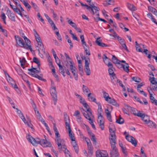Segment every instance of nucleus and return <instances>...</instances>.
<instances>
[{
	"label": "nucleus",
	"instance_id": "36",
	"mask_svg": "<svg viewBox=\"0 0 157 157\" xmlns=\"http://www.w3.org/2000/svg\"><path fill=\"white\" fill-rule=\"evenodd\" d=\"M22 3L25 7L27 9L28 11H29L30 9L31 6L28 3L27 0H26L24 2Z\"/></svg>",
	"mask_w": 157,
	"mask_h": 157
},
{
	"label": "nucleus",
	"instance_id": "25",
	"mask_svg": "<svg viewBox=\"0 0 157 157\" xmlns=\"http://www.w3.org/2000/svg\"><path fill=\"white\" fill-rule=\"evenodd\" d=\"M102 59L103 61L108 66V64L110 63H112L110 62V59L108 58L106 55L105 54H103L102 56Z\"/></svg>",
	"mask_w": 157,
	"mask_h": 157
},
{
	"label": "nucleus",
	"instance_id": "35",
	"mask_svg": "<svg viewBox=\"0 0 157 157\" xmlns=\"http://www.w3.org/2000/svg\"><path fill=\"white\" fill-rule=\"evenodd\" d=\"M48 22L50 24L51 26H52V29L54 30H55V29H57V28L56 27L55 24L54 23L53 21L51 19H50L49 20H48Z\"/></svg>",
	"mask_w": 157,
	"mask_h": 157
},
{
	"label": "nucleus",
	"instance_id": "34",
	"mask_svg": "<svg viewBox=\"0 0 157 157\" xmlns=\"http://www.w3.org/2000/svg\"><path fill=\"white\" fill-rule=\"evenodd\" d=\"M82 46L84 49V53L86 55H87L88 54V50L86 48V47H87L86 44V42H85V41L82 42Z\"/></svg>",
	"mask_w": 157,
	"mask_h": 157
},
{
	"label": "nucleus",
	"instance_id": "15",
	"mask_svg": "<svg viewBox=\"0 0 157 157\" xmlns=\"http://www.w3.org/2000/svg\"><path fill=\"white\" fill-rule=\"evenodd\" d=\"M40 144L44 147H50L52 145L50 142L47 140L45 138L40 139Z\"/></svg>",
	"mask_w": 157,
	"mask_h": 157
},
{
	"label": "nucleus",
	"instance_id": "8",
	"mask_svg": "<svg viewBox=\"0 0 157 157\" xmlns=\"http://www.w3.org/2000/svg\"><path fill=\"white\" fill-rule=\"evenodd\" d=\"M80 57L82 59V60H85V66L84 70L86 73L87 75H88V62L87 60L86 59V58L87 56H86L87 55H86L84 54V56H83V54L82 53H80Z\"/></svg>",
	"mask_w": 157,
	"mask_h": 157
},
{
	"label": "nucleus",
	"instance_id": "64",
	"mask_svg": "<svg viewBox=\"0 0 157 157\" xmlns=\"http://www.w3.org/2000/svg\"><path fill=\"white\" fill-rule=\"evenodd\" d=\"M78 67L79 72L80 74H82V73H83V68L82 64H78Z\"/></svg>",
	"mask_w": 157,
	"mask_h": 157
},
{
	"label": "nucleus",
	"instance_id": "49",
	"mask_svg": "<svg viewBox=\"0 0 157 157\" xmlns=\"http://www.w3.org/2000/svg\"><path fill=\"white\" fill-rule=\"evenodd\" d=\"M64 117L65 123L66 124V122H67L68 123H70V120L69 117L66 114H64Z\"/></svg>",
	"mask_w": 157,
	"mask_h": 157
},
{
	"label": "nucleus",
	"instance_id": "45",
	"mask_svg": "<svg viewBox=\"0 0 157 157\" xmlns=\"http://www.w3.org/2000/svg\"><path fill=\"white\" fill-rule=\"evenodd\" d=\"M112 56V60L114 63L116 64L119 61V60L114 55H113Z\"/></svg>",
	"mask_w": 157,
	"mask_h": 157
},
{
	"label": "nucleus",
	"instance_id": "28",
	"mask_svg": "<svg viewBox=\"0 0 157 157\" xmlns=\"http://www.w3.org/2000/svg\"><path fill=\"white\" fill-rule=\"evenodd\" d=\"M105 113H106V116L107 119L110 122H112V120L110 112L109 111L108 109H105Z\"/></svg>",
	"mask_w": 157,
	"mask_h": 157
},
{
	"label": "nucleus",
	"instance_id": "58",
	"mask_svg": "<svg viewBox=\"0 0 157 157\" xmlns=\"http://www.w3.org/2000/svg\"><path fill=\"white\" fill-rule=\"evenodd\" d=\"M33 77L38 79L40 80H41L43 81H45V80L44 78H42V77L38 75L37 74H35L33 76Z\"/></svg>",
	"mask_w": 157,
	"mask_h": 157
},
{
	"label": "nucleus",
	"instance_id": "43",
	"mask_svg": "<svg viewBox=\"0 0 157 157\" xmlns=\"http://www.w3.org/2000/svg\"><path fill=\"white\" fill-rule=\"evenodd\" d=\"M54 58L55 59L56 62V63H57V64L58 66L59 67L62 68V66L60 64V60L59 59L58 57H57V56H56V58Z\"/></svg>",
	"mask_w": 157,
	"mask_h": 157
},
{
	"label": "nucleus",
	"instance_id": "12",
	"mask_svg": "<svg viewBox=\"0 0 157 157\" xmlns=\"http://www.w3.org/2000/svg\"><path fill=\"white\" fill-rule=\"evenodd\" d=\"M89 101L95 103L97 104L98 108L99 109L100 107L102 108L101 103L100 102H97L96 101V99L95 98L94 95L91 94V93H89Z\"/></svg>",
	"mask_w": 157,
	"mask_h": 157
},
{
	"label": "nucleus",
	"instance_id": "17",
	"mask_svg": "<svg viewBox=\"0 0 157 157\" xmlns=\"http://www.w3.org/2000/svg\"><path fill=\"white\" fill-rule=\"evenodd\" d=\"M144 121L145 122V124H147L149 127L150 128H156V124L149 119H148V120L144 119Z\"/></svg>",
	"mask_w": 157,
	"mask_h": 157
},
{
	"label": "nucleus",
	"instance_id": "4",
	"mask_svg": "<svg viewBox=\"0 0 157 157\" xmlns=\"http://www.w3.org/2000/svg\"><path fill=\"white\" fill-rule=\"evenodd\" d=\"M91 0H89V11L94 14L98 15L99 8L96 6V4L94 2H91Z\"/></svg>",
	"mask_w": 157,
	"mask_h": 157
},
{
	"label": "nucleus",
	"instance_id": "21",
	"mask_svg": "<svg viewBox=\"0 0 157 157\" xmlns=\"http://www.w3.org/2000/svg\"><path fill=\"white\" fill-rule=\"evenodd\" d=\"M89 137H90L91 140L92 142L94 145H96L97 143V138L96 137L95 135L89 131Z\"/></svg>",
	"mask_w": 157,
	"mask_h": 157
},
{
	"label": "nucleus",
	"instance_id": "50",
	"mask_svg": "<svg viewBox=\"0 0 157 157\" xmlns=\"http://www.w3.org/2000/svg\"><path fill=\"white\" fill-rule=\"evenodd\" d=\"M116 122L119 124H122L124 123V120L121 117H120L119 119L116 120Z\"/></svg>",
	"mask_w": 157,
	"mask_h": 157
},
{
	"label": "nucleus",
	"instance_id": "23",
	"mask_svg": "<svg viewBox=\"0 0 157 157\" xmlns=\"http://www.w3.org/2000/svg\"><path fill=\"white\" fill-rule=\"evenodd\" d=\"M96 43L99 46L101 47H106L109 46L106 44L101 42V40L100 39V38H97L95 41Z\"/></svg>",
	"mask_w": 157,
	"mask_h": 157
},
{
	"label": "nucleus",
	"instance_id": "46",
	"mask_svg": "<svg viewBox=\"0 0 157 157\" xmlns=\"http://www.w3.org/2000/svg\"><path fill=\"white\" fill-rule=\"evenodd\" d=\"M69 136L71 141H74L75 139L74 137V136L73 133L71 131H69Z\"/></svg>",
	"mask_w": 157,
	"mask_h": 157
},
{
	"label": "nucleus",
	"instance_id": "5",
	"mask_svg": "<svg viewBox=\"0 0 157 157\" xmlns=\"http://www.w3.org/2000/svg\"><path fill=\"white\" fill-rule=\"evenodd\" d=\"M33 31L35 37L39 46L40 47V49L44 53H45V49L43 46L42 43L39 35H38L37 31L35 29H33Z\"/></svg>",
	"mask_w": 157,
	"mask_h": 157
},
{
	"label": "nucleus",
	"instance_id": "59",
	"mask_svg": "<svg viewBox=\"0 0 157 157\" xmlns=\"http://www.w3.org/2000/svg\"><path fill=\"white\" fill-rule=\"evenodd\" d=\"M37 15L38 17V19L43 24L44 23V19L40 15V14L39 13L37 14Z\"/></svg>",
	"mask_w": 157,
	"mask_h": 157
},
{
	"label": "nucleus",
	"instance_id": "44",
	"mask_svg": "<svg viewBox=\"0 0 157 157\" xmlns=\"http://www.w3.org/2000/svg\"><path fill=\"white\" fill-rule=\"evenodd\" d=\"M0 29L1 30L4 35L6 36H7V30L5 29H3L1 25H0Z\"/></svg>",
	"mask_w": 157,
	"mask_h": 157
},
{
	"label": "nucleus",
	"instance_id": "56",
	"mask_svg": "<svg viewBox=\"0 0 157 157\" xmlns=\"http://www.w3.org/2000/svg\"><path fill=\"white\" fill-rule=\"evenodd\" d=\"M31 3L32 6H33L35 10L37 11H39V9L37 5L33 2H31Z\"/></svg>",
	"mask_w": 157,
	"mask_h": 157
},
{
	"label": "nucleus",
	"instance_id": "32",
	"mask_svg": "<svg viewBox=\"0 0 157 157\" xmlns=\"http://www.w3.org/2000/svg\"><path fill=\"white\" fill-rule=\"evenodd\" d=\"M8 82L10 83L12 86L14 88L16 91H17V90H18V87L13 79L11 81H8Z\"/></svg>",
	"mask_w": 157,
	"mask_h": 157
},
{
	"label": "nucleus",
	"instance_id": "60",
	"mask_svg": "<svg viewBox=\"0 0 157 157\" xmlns=\"http://www.w3.org/2000/svg\"><path fill=\"white\" fill-rule=\"evenodd\" d=\"M132 79L133 81L136 82H140L141 81V79L140 78L136 77H133L132 78Z\"/></svg>",
	"mask_w": 157,
	"mask_h": 157
},
{
	"label": "nucleus",
	"instance_id": "14",
	"mask_svg": "<svg viewBox=\"0 0 157 157\" xmlns=\"http://www.w3.org/2000/svg\"><path fill=\"white\" fill-rule=\"evenodd\" d=\"M97 157H108V155L105 150H98L96 152Z\"/></svg>",
	"mask_w": 157,
	"mask_h": 157
},
{
	"label": "nucleus",
	"instance_id": "7",
	"mask_svg": "<svg viewBox=\"0 0 157 157\" xmlns=\"http://www.w3.org/2000/svg\"><path fill=\"white\" fill-rule=\"evenodd\" d=\"M56 143L58 145V150L60 153L62 152V148L63 145H65L64 144V140L63 139H61L60 138L55 139Z\"/></svg>",
	"mask_w": 157,
	"mask_h": 157
},
{
	"label": "nucleus",
	"instance_id": "27",
	"mask_svg": "<svg viewBox=\"0 0 157 157\" xmlns=\"http://www.w3.org/2000/svg\"><path fill=\"white\" fill-rule=\"evenodd\" d=\"M127 6L128 8L132 11H135L137 10L136 8L133 4L129 3H127Z\"/></svg>",
	"mask_w": 157,
	"mask_h": 157
},
{
	"label": "nucleus",
	"instance_id": "57",
	"mask_svg": "<svg viewBox=\"0 0 157 157\" xmlns=\"http://www.w3.org/2000/svg\"><path fill=\"white\" fill-rule=\"evenodd\" d=\"M151 88H150L149 87H148L150 89V90H153L154 91L156 90L157 88V84L155 85H151Z\"/></svg>",
	"mask_w": 157,
	"mask_h": 157
},
{
	"label": "nucleus",
	"instance_id": "41",
	"mask_svg": "<svg viewBox=\"0 0 157 157\" xmlns=\"http://www.w3.org/2000/svg\"><path fill=\"white\" fill-rule=\"evenodd\" d=\"M103 97L106 101H108V99H110V97L109 96L108 93L105 91L103 92Z\"/></svg>",
	"mask_w": 157,
	"mask_h": 157
},
{
	"label": "nucleus",
	"instance_id": "52",
	"mask_svg": "<svg viewBox=\"0 0 157 157\" xmlns=\"http://www.w3.org/2000/svg\"><path fill=\"white\" fill-rule=\"evenodd\" d=\"M117 82L119 83V86L122 87L123 90H125V86L123 85L122 81H121L119 79H117Z\"/></svg>",
	"mask_w": 157,
	"mask_h": 157
},
{
	"label": "nucleus",
	"instance_id": "40",
	"mask_svg": "<svg viewBox=\"0 0 157 157\" xmlns=\"http://www.w3.org/2000/svg\"><path fill=\"white\" fill-rule=\"evenodd\" d=\"M19 61L21 63V66L23 68H24V65L26 62V60L25 59V58L24 57H23L22 59H21V58H20Z\"/></svg>",
	"mask_w": 157,
	"mask_h": 157
},
{
	"label": "nucleus",
	"instance_id": "42",
	"mask_svg": "<svg viewBox=\"0 0 157 157\" xmlns=\"http://www.w3.org/2000/svg\"><path fill=\"white\" fill-rule=\"evenodd\" d=\"M149 80L152 83L151 85H157V82L155 80V78L154 77H150L149 78Z\"/></svg>",
	"mask_w": 157,
	"mask_h": 157
},
{
	"label": "nucleus",
	"instance_id": "62",
	"mask_svg": "<svg viewBox=\"0 0 157 157\" xmlns=\"http://www.w3.org/2000/svg\"><path fill=\"white\" fill-rule=\"evenodd\" d=\"M65 125L66 128L68 130V132L71 131V130L70 126V123H68L67 122H66Z\"/></svg>",
	"mask_w": 157,
	"mask_h": 157
},
{
	"label": "nucleus",
	"instance_id": "37",
	"mask_svg": "<svg viewBox=\"0 0 157 157\" xmlns=\"http://www.w3.org/2000/svg\"><path fill=\"white\" fill-rule=\"evenodd\" d=\"M109 132L110 134H114L115 133V128L112 125L109 127Z\"/></svg>",
	"mask_w": 157,
	"mask_h": 157
},
{
	"label": "nucleus",
	"instance_id": "33",
	"mask_svg": "<svg viewBox=\"0 0 157 157\" xmlns=\"http://www.w3.org/2000/svg\"><path fill=\"white\" fill-rule=\"evenodd\" d=\"M134 115L138 117H140L142 118V120L144 121V118L145 117V114L144 113H140V111H138L137 113H134Z\"/></svg>",
	"mask_w": 157,
	"mask_h": 157
},
{
	"label": "nucleus",
	"instance_id": "13",
	"mask_svg": "<svg viewBox=\"0 0 157 157\" xmlns=\"http://www.w3.org/2000/svg\"><path fill=\"white\" fill-rule=\"evenodd\" d=\"M116 66L119 68H122L123 70L127 73H128L129 71V65L128 63L125 64H122L120 63V61L116 63Z\"/></svg>",
	"mask_w": 157,
	"mask_h": 157
},
{
	"label": "nucleus",
	"instance_id": "22",
	"mask_svg": "<svg viewBox=\"0 0 157 157\" xmlns=\"http://www.w3.org/2000/svg\"><path fill=\"white\" fill-rule=\"evenodd\" d=\"M108 67H109L108 71L109 75H111L112 76H114L115 75L114 72V69L113 67V64L112 63L109 64Z\"/></svg>",
	"mask_w": 157,
	"mask_h": 157
},
{
	"label": "nucleus",
	"instance_id": "31",
	"mask_svg": "<svg viewBox=\"0 0 157 157\" xmlns=\"http://www.w3.org/2000/svg\"><path fill=\"white\" fill-rule=\"evenodd\" d=\"M107 102L110 104H111L112 105L116 106H118L119 105L117 102L116 101L113 99L112 98L110 97V99H108V101H106Z\"/></svg>",
	"mask_w": 157,
	"mask_h": 157
},
{
	"label": "nucleus",
	"instance_id": "6",
	"mask_svg": "<svg viewBox=\"0 0 157 157\" xmlns=\"http://www.w3.org/2000/svg\"><path fill=\"white\" fill-rule=\"evenodd\" d=\"M50 92L54 101V104L55 105H56L57 100V92L56 87L54 86V83L52 81H51V86L50 90Z\"/></svg>",
	"mask_w": 157,
	"mask_h": 157
},
{
	"label": "nucleus",
	"instance_id": "39",
	"mask_svg": "<svg viewBox=\"0 0 157 157\" xmlns=\"http://www.w3.org/2000/svg\"><path fill=\"white\" fill-rule=\"evenodd\" d=\"M82 86L83 91L84 94L87 95V97H88V90L87 87L85 86L84 85H82Z\"/></svg>",
	"mask_w": 157,
	"mask_h": 157
},
{
	"label": "nucleus",
	"instance_id": "20",
	"mask_svg": "<svg viewBox=\"0 0 157 157\" xmlns=\"http://www.w3.org/2000/svg\"><path fill=\"white\" fill-rule=\"evenodd\" d=\"M109 140L111 145H112V144L115 145L117 141L115 134H110V136L109 137Z\"/></svg>",
	"mask_w": 157,
	"mask_h": 157
},
{
	"label": "nucleus",
	"instance_id": "26",
	"mask_svg": "<svg viewBox=\"0 0 157 157\" xmlns=\"http://www.w3.org/2000/svg\"><path fill=\"white\" fill-rule=\"evenodd\" d=\"M62 148V151H63L66 157H70V155L69 154L70 152L67 149L66 145H63Z\"/></svg>",
	"mask_w": 157,
	"mask_h": 157
},
{
	"label": "nucleus",
	"instance_id": "19",
	"mask_svg": "<svg viewBox=\"0 0 157 157\" xmlns=\"http://www.w3.org/2000/svg\"><path fill=\"white\" fill-rule=\"evenodd\" d=\"M125 138L128 141L131 142L135 146H136L137 142L133 137L130 135H127L125 136Z\"/></svg>",
	"mask_w": 157,
	"mask_h": 157
},
{
	"label": "nucleus",
	"instance_id": "61",
	"mask_svg": "<svg viewBox=\"0 0 157 157\" xmlns=\"http://www.w3.org/2000/svg\"><path fill=\"white\" fill-rule=\"evenodd\" d=\"M22 121L24 122V123L25 124L29 126V127H30L31 128H32V127L29 124L28 122L26 121V120L25 118V117H23L22 119Z\"/></svg>",
	"mask_w": 157,
	"mask_h": 157
},
{
	"label": "nucleus",
	"instance_id": "30",
	"mask_svg": "<svg viewBox=\"0 0 157 157\" xmlns=\"http://www.w3.org/2000/svg\"><path fill=\"white\" fill-rule=\"evenodd\" d=\"M96 21H102L104 22L105 23L106 22V21L104 19H102L99 17V14H98V15H96V14H94L92 13Z\"/></svg>",
	"mask_w": 157,
	"mask_h": 157
},
{
	"label": "nucleus",
	"instance_id": "48",
	"mask_svg": "<svg viewBox=\"0 0 157 157\" xmlns=\"http://www.w3.org/2000/svg\"><path fill=\"white\" fill-rule=\"evenodd\" d=\"M69 62L71 64V65H70V68L71 71V72L72 71H76V69L75 67L73 66L72 62L71 61H69Z\"/></svg>",
	"mask_w": 157,
	"mask_h": 157
},
{
	"label": "nucleus",
	"instance_id": "10",
	"mask_svg": "<svg viewBox=\"0 0 157 157\" xmlns=\"http://www.w3.org/2000/svg\"><path fill=\"white\" fill-rule=\"evenodd\" d=\"M94 116L92 114L91 109L89 108V123L91 124L93 128L95 130L96 128L94 123Z\"/></svg>",
	"mask_w": 157,
	"mask_h": 157
},
{
	"label": "nucleus",
	"instance_id": "3",
	"mask_svg": "<svg viewBox=\"0 0 157 157\" xmlns=\"http://www.w3.org/2000/svg\"><path fill=\"white\" fill-rule=\"evenodd\" d=\"M99 109L97 110L98 120L97 121L100 127L102 130L104 128V120L102 115L103 110L102 108L100 107Z\"/></svg>",
	"mask_w": 157,
	"mask_h": 157
},
{
	"label": "nucleus",
	"instance_id": "38",
	"mask_svg": "<svg viewBox=\"0 0 157 157\" xmlns=\"http://www.w3.org/2000/svg\"><path fill=\"white\" fill-rule=\"evenodd\" d=\"M0 17L2 20L3 22L5 24H6V16L5 15V13H4L3 12H2V14L1 15Z\"/></svg>",
	"mask_w": 157,
	"mask_h": 157
},
{
	"label": "nucleus",
	"instance_id": "63",
	"mask_svg": "<svg viewBox=\"0 0 157 157\" xmlns=\"http://www.w3.org/2000/svg\"><path fill=\"white\" fill-rule=\"evenodd\" d=\"M71 72L73 74V76L75 78V80H78V78H77L78 75H77V74L76 73V71H72Z\"/></svg>",
	"mask_w": 157,
	"mask_h": 157
},
{
	"label": "nucleus",
	"instance_id": "24",
	"mask_svg": "<svg viewBox=\"0 0 157 157\" xmlns=\"http://www.w3.org/2000/svg\"><path fill=\"white\" fill-rule=\"evenodd\" d=\"M147 90L150 94V99L151 101V102L153 103H155V105H157V100L155 99L154 97L152 96V94H151L150 91V89L149 87L147 88Z\"/></svg>",
	"mask_w": 157,
	"mask_h": 157
},
{
	"label": "nucleus",
	"instance_id": "18",
	"mask_svg": "<svg viewBox=\"0 0 157 157\" xmlns=\"http://www.w3.org/2000/svg\"><path fill=\"white\" fill-rule=\"evenodd\" d=\"M6 14L9 18L12 21H15V17L14 14L9 9H8L6 10Z\"/></svg>",
	"mask_w": 157,
	"mask_h": 157
},
{
	"label": "nucleus",
	"instance_id": "29",
	"mask_svg": "<svg viewBox=\"0 0 157 157\" xmlns=\"http://www.w3.org/2000/svg\"><path fill=\"white\" fill-rule=\"evenodd\" d=\"M40 139L39 138L35 139L33 138L31 143L33 146H36L38 144H40Z\"/></svg>",
	"mask_w": 157,
	"mask_h": 157
},
{
	"label": "nucleus",
	"instance_id": "51",
	"mask_svg": "<svg viewBox=\"0 0 157 157\" xmlns=\"http://www.w3.org/2000/svg\"><path fill=\"white\" fill-rule=\"evenodd\" d=\"M148 9L149 11L152 13H153L156 10L155 8L150 6H148Z\"/></svg>",
	"mask_w": 157,
	"mask_h": 157
},
{
	"label": "nucleus",
	"instance_id": "1",
	"mask_svg": "<svg viewBox=\"0 0 157 157\" xmlns=\"http://www.w3.org/2000/svg\"><path fill=\"white\" fill-rule=\"evenodd\" d=\"M14 37L16 41V46H19L25 49L30 50L31 51H32L30 40L27 37H25L24 40L25 42L18 36L16 35Z\"/></svg>",
	"mask_w": 157,
	"mask_h": 157
},
{
	"label": "nucleus",
	"instance_id": "53",
	"mask_svg": "<svg viewBox=\"0 0 157 157\" xmlns=\"http://www.w3.org/2000/svg\"><path fill=\"white\" fill-rule=\"evenodd\" d=\"M152 5L155 6L157 5V2L154 0H147Z\"/></svg>",
	"mask_w": 157,
	"mask_h": 157
},
{
	"label": "nucleus",
	"instance_id": "9",
	"mask_svg": "<svg viewBox=\"0 0 157 157\" xmlns=\"http://www.w3.org/2000/svg\"><path fill=\"white\" fill-rule=\"evenodd\" d=\"M35 113L37 119H38L39 121H41L42 123L44 125L47 129H48V128H49L48 124L45 122L44 120L42 117L39 111L37 110L36 112H35Z\"/></svg>",
	"mask_w": 157,
	"mask_h": 157
},
{
	"label": "nucleus",
	"instance_id": "47",
	"mask_svg": "<svg viewBox=\"0 0 157 157\" xmlns=\"http://www.w3.org/2000/svg\"><path fill=\"white\" fill-rule=\"evenodd\" d=\"M33 61L34 63H36L38 67H39L40 64V61L37 58L34 57L33 59Z\"/></svg>",
	"mask_w": 157,
	"mask_h": 157
},
{
	"label": "nucleus",
	"instance_id": "16",
	"mask_svg": "<svg viewBox=\"0 0 157 157\" xmlns=\"http://www.w3.org/2000/svg\"><path fill=\"white\" fill-rule=\"evenodd\" d=\"M117 38L119 43L121 45L122 48L128 51V50L126 45L125 44V42L124 40L119 36H117Z\"/></svg>",
	"mask_w": 157,
	"mask_h": 157
},
{
	"label": "nucleus",
	"instance_id": "2",
	"mask_svg": "<svg viewBox=\"0 0 157 157\" xmlns=\"http://www.w3.org/2000/svg\"><path fill=\"white\" fill-rule=\"evenodd\" d=\"M75 95L76 96L77 98L79 99L80 102L82 103L85 109L82 108L81 109L82 113L86 119H88V108H87L88 104L85 101V99L80 95L77 93H75Z\"/></svg>",
	"mask_w": 157,
	"mask_h": 157
},
{
	"label": "nucleus",
	"instance_id": "11",
	"mask_svg": "<svg viewBox=\"0 0 157 157\" xmlns=\"http://www.w3.org/2000/svg\"><path fill=\"white\" fill-rule=\"evenodd\" d=\"M111 146V149L110 150V157H116L118 155V152L116 145L112 144Z\"/></svg>",
	"mask_w": 157,
	"mask_h": 157
},
{
	"label": "nucleus",
	"instance_id": "55",
	"mask_svg": "<svg viewBox=\"0 0 157 157\" xmlns=\"http://www.w3.org/2000/svg\"><path fill=\"white\" fill-rule=\"evenodd\" d=\"M68 23L72 27L74 28L76 27V24L73 22L71 20H69L67 21Z\"/></svg>",
	"mask_w": 157,
	"mask_h": 157
},
{
	"label": "nucleus",
	"instance_id": "54",
	"mask_svg": "<svg viewBox=\"0 0 157 157\" xmlns=\"http://www.w3.org/2000/svg\"><path fill=\"white\" fill-rule=\"evenodd\" d=\"M36 70V68L33 67L32 68H29L28 69V70L29 71V74L30 73V74H32V75L33 76L34 75L33 74H32V73H33L34 74L35 73V71H34V70Z\"/></svg>",
	"mask_w": 157,
	"mask_h": 157
}]
</instances>
